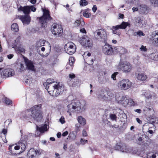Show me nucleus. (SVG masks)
Segmentation results:
<instances>
[{"label":"nucleus","instance_id":"obj_20","mask_svg":"<svg viewBox=\"0 0 158 158\" xmlns=\"http://www.w3.org/2000/svg\"><path fill=\"white\" fill-rule=\"evenodd\" d=\"M23 24L28 25L31 21V17L28 15L21 16L19 18Z\"/></svg>","mask_w":158,"mask_h":158},{"label":"nucleus","instance_id":"obj_43","mask_svg":"<svg viewBox=\"0 0 158 158\" xmlns=\"http://www.w3.org/2000/svg\"><path fill=\"white\" fill-rule=\"evenodd\" d=\"M83 15L85 17L89 18V16L91 15V14L90 13L87 12L86 11H85L83 12Z\"/></svg>","mask_w":158,"mask_h":158},{"label":"nucleus","instance_id":"obj_35","mask_svg":"<svg viewBox=\"0 0 158 158\" xmlns=\"http://www.w3.org/2000/svg\"><path fill=\"white\" fill-rule=\"evenodd\" d=\"M75 60L73 57H70L69 58V65L72 67L73 64Z\"/></svg>","mask_w":158,"mask_h":158},{"label":"nucleus","instance_id":"obj_15","mask_svg":"<svg viewBox=\"0 0 158 158\" xmlns=\"http://www.w3.org/2000/svg\"><path fill=\"white\" fill-rule=\"evenodd\" d=\"M26 142L24 140H20L18 143L17 145L14 147L15 150H18L21 149L20 152H23L26 149Z\"/></svg>","mask_w":158,"mask_h":158},{"label":"nucleus","instance_id":"obj_62","mask_svg":"<svg viewBox=\"0 0 158 158\" xmlns=\"http://www.w3.org/2000/svg\"><path fill=\"white\" fill-rule=\"evenodd\" d=\"M63 148L64 150H66L67 149V144L66 143L64 144Z\"/></svg>","mask_w":158,"mask_h":158},{"label":"nucleus","instance_id":"obj_8","mask_svg":"<svg viewBox=\"0 0 158 158\" xmlns=\"http://www.w3.org/2000/svg\"><path fill=\"white\" fill-rule=\"evenodd\" d=\"M51 30L52 33L56 37L61 36L63 32L61 25L56 23L52 24Z\"/></svg>","mask_w":158,"mask_h":158},{"label":"nucleus","instance_id":"obj_1","mask_svg":"<svg viewBox=\"0 0 158 158\" xmlns=\"http://www.w3.org/2000/svg\"><path fill=\"white\" fill-rule=\"evenodd\" d=\"M44 85L49 94L54 97L58 96L64 90V86L53 79H48Z\"/></svg>","mask_w":158,"mask_h":158},{"label":"nucleus","instance_id":"obj_46","mask_svg":"<svg viewBox=\"0 0 158 158\" xmlns=\"http://www.w3.org/2000/svg\"><path fill=\"white\" fill-rule=\"evenodd\" d=\"M149 1L152 4L155 5L158 4V0H149Z\"/></svg>","mask_w":158,"mask_h":158},{"label":"nucleus","instance_id":"obj_47","mask_svg":"<svg viewBox=\"0 0 158 158\" xmlns=\"http://www.w3.org/2000/svg\"><path fill=\"white\" fill-rule=\"evenodd\" d=\"M29 7L30 8V11L31 10L32 11L35 12L36 10V8L33 6H29Z\"/></svg>","mask_w":158,"mask_h":158},{"label":"nucleus","instance_id":"obj_50","mask_svg":"<svg viewBox=\"0 0 158 158\" xmlns=\"http://www.w3.org/2000/svg\"><path fill=\"white\" fill-rule=\"evenodd\" d=\"M20 69L21 71H23L24 69L23 64H20Z\"/></svg>","mask_w":158,"mask_h":158},{"label":"nucleus","instance_id":"obj_2","mask_svg":"<svg viewBox=\"0 0 158 158\" xmlns=\"http://www.w3.org/2000/svg\"><path fill=\"white\" fill-rule=\"evenodd\" d=\"M86 102L84 100L81 102L76 100L73 101L67 106L68 109L67 112L70 116L71 115V112L81 113L86 110Z\"/></svg>","mask_w":158,"mask_h":158},{"label":"nucleus","instance_id":"obj_59","mask_svg":"<svg viewBox=\"0 0 158 158\" xmlns=\"http://www.w3.org/2000/svg\"><path fill=\"white\" fill-rule=\"evenodd\" d=\"M124 17L123 14H119V19H123Z\"/></svg>","mask_w":158,"mask_h":158},{"label":"nucleus","instance_id":"obj_52","mask_svg":"<svg viewBox=\"0 0 158 158\" xmlns=\"http://www.w3.org/2000/svg\"><path fill=\"white\" fill-rule=\"evenodd\" d=\"M13 56L14 55L13 54H10L7 56L8 58L9 59H10L12 58Z\"/></svg>","mask_w":158,"mask_h":158},{"label":"nucleus","instance_id":"obj_23","mask_svg":"<svg viewBox=\"0 0 158 158\" xmlns=\"http://www.w3.org/2000/svg\"><path fill=\"white\" fill-rule=\"evenodd\" d=\"M24 61L27 67L29 69L32 70H34V66L32 61L26 58L24 59Z\"/></svg>","mask_w":158,"mask_h":158},{"label":"nucleus","instance_id":"obj_29","mask_svg":"<svg viewBox=\"0 0 158 158\" xmlns=\"http://www.w3.org/2000/svg\"><path fill=\"white\" fill-rule=\"evenodd\" d=\"M98 97L99 99H103L105 100H106L108 98L104 94L103 91H101L99 92L98 95Z\"/></svg>","mask_w":158,"mask_h":158},{"label":"nucleus","instance_id":"obj_27","mask_svg":"<svg viewBox=\"0 0 158 158\" xmlns=\"http://www.w3.org/2000/svg\"><path fill=\"white\" fill-rule=\"evenodd\" d=\"M78 122L81 125L84 126L86 123L85 119L81 116H79L77 118Z\"/></svg>","mask_w":158,"mask_h":158},{"label":"nucleus","instance_id":"obj_24","mask_svg":"<svg viewBox=\"0 0 158 158\" xmlns=\"http://www.w3.org/2000/svg\"><path fill=\"white\" fill-rule=\"evenodd\" d=\"M45 43L49 45L50 48H51V46L49 43L48 42H46V40L42 39L36 42V47L37 48H40L42 46H44Z\"/></svg>","mask_w":158,"mask_h":158},{"label":"nucleus","instance_id":"obj_60","mask_svg":"<svg viewBox=\"0 0 158 158\" xmlns=\"http://www.w3.org/2000/svg\"><path fill=\"white\" fill-rule=\"evenodd\" d=\"M136 120L137 121V122L139 124H141L142 123V121L138 118H136Z\"/></svg>","mask_w":158,"mask_h":158},{"label":"nucleus","instance_id":"obj_7","mask_svg":"<svg viewBox=\"0 0 158 158\" xmlns=\"http://www.w3.org/2000/svg\"><path fill=\"white\" fill-rule=\"evenodd\" d=\"M80 43L82 46L88 48H91L93 44L92 40L86 35H84L81 38Z\"/></svg>","mask_w":158,"mask_h":158},{"label":"nucleus","instance_id":"obj_34","mask_svg":"<svg viewBox=\"0 0 158 158\" xmlns=\"http://www.w3.org/2000/svg\"><path fill=\"white\" fill-rule=\"evenodd\" d=\"M156 155L153 152H150L147 155V158H155Z\"/></svg>","mask_w":158,"mask_h":158},{"label":"nucleus","instance_id":"obj_64","mask_svg":"<svg viewBox=\"0 0 158 158\" xmlns=\"http://www.w3.org/2000/svg\"><path fill=\"white\" fill-rule=\"evenodd\" d=\"M132 10H133V12H134L135 11H137L138 8H136V7H134L132 8Z\"/></svg>","mask_w":158,"mask_h":158},{"label":"nucleus","instance_id":"obj_30","mask_svg":"<svg viewBox=\"0 0 158 158\" xmlns=\"http://www.w3.org/2000/svg\"><path fill=\"white\" fill-rule=\"evenodd\" d=\"M11 27L12 30L14 31L17 32L19 31V27L18 24L16 23L12 24L11 25Z\"/></svg>","mask_w":158,"mask_h":158},{"label":"nucleus","instance_id":"obj_21","mask_svg":"<svg viewBox=\"0 0 158 158\" xmlns=\"http://www.w3.org/2000/svg\"><path fill=\"white\" fill-rule=\"evenodd\" d=\"M136 78L138 80L143 81L147 78V76L144 73L141 72H138L135 73Z\"/></svg>","mask_w":158,"mask_h":158},{"label":"nucleus","instance_id":"obj_63","mask_svg":"<svg viewBox=\"0 0 158 158\" xmlns=\"http://www.w3.org/2000/svg\"><path fill=\"white\" fill-rule=\"evenodd\" d=\"M61 133L60 132H58L57 134V137L58 138H60L61 136Z\"/></svg>","mask_w":158,"mask_h":158},{"label":"nucleus","instance_id":"obj_54","mask_svg":"<svg viewBox=\"0 0 158 158\" xmlns=\"http://www.w3.org/2000/svg\"><path fill=\"white\" fill-rule=\"evenodd\" d=\"M80 21L79 20H76V21H75V24H77V26H78L80 23Z\"/></svg>","mask_w":158,"mask_h":158},{"label":"nucleus","instance_id":"obj_26","mask_svg":"<svg viewBox=\"0 0 158 158\" xmlns=\"http://www.w3.org/2000/svg\"><path fill=\"white\" fill-rule=\"evenodd\" d=\"M7 132V130L6 129H3L2 130V133L0 134L1 137L2 138V140L3 142L6 143L7 142V141L6 139V135Z\"/></svg>","mask_w":158,"mask_h":158},{"label":"nucleus","instance_id":"obj_6","mask_svg":"<svg viewBox=\"0 0 158 158\" xmlns=\"http://www.w3.org/2000/svg\"><path fill=\"white\" fill-rule=\"evenodd\" d=\"M43 12V15L40 18V22L41 23L42 27H45L47 23L52 18L49 15V11L46 9H42Z\"/></svg>","mask_w":158,"mask_h":158},{"label":"nucleus","instance_id":"obj_39","mask_svg":"<svg viewBox=\"0 0 158 158\" xmlns=\"http://www.w3.org/2000/svg\"><path fill=\"white\" fill-rule=\"evenodd\" d=\"M128 100L129 102L128 105L130 106H134L135 105V103L132 99L129 98L128 99Z\"/></svg>","mask_w":158,"mask_h":158},{"label":"nucleus","instance_id":"obj_53","mask_svg":"<svg viewBox=\"0 0 158 158\" xmlns=\"http://www.w3.org/2000/svg\"><path fill=\"white\" fill-rule=\"evenodd\" d=\"M97 10V7L96 5H94L92 8V10L94 12H95Z\"/></svg>","mask_w":158,"mask_h":158},{"label":"nucleus","instance_id":"obj_13","mask_svg":"<svg viewBox=\"0 0 158 158\" xmlns=\"http://www.w3.org/2000/svg\"><path fill=\"white\" fill-rule=\"evenodd\" d=\"M114 49L109 44H106L102 47V52L106 55L111 56L114 54Z\"/></svg>","mask_w":158,"mask_h":158},{"label":"nucleus","instance_id":"obj_55","mask_svg":"<svg viewBox=\"0 0 158 158\" xmlns=\"http://www.w3.org/2000/svg\"><path fill=\"white\" fill-rule=\"evenodd\" d=\"M69 78L73 79L75 77V75L73 74H70L69 75Z\"/></svg>","mask_w":158,"mask_h":158},{"label":"nucleus","instance_id":"obj_48","mask_svg":"<svg viewBox=\"0 0 158 158\" xmlns=\"http://www.w3.org/2000/svg\"><path fill=\"white\" fill-rule=\"evenodd\" d=\"M118 74V72H115L112 74L111 75V77L114 80H115L116 79V75Z\"/></svg>","mask_w":158,"mask_h":158},{"label":"nucleus","instance_id":"obj_61","mask_svg":"<svg viewBox=\"0 0 158 158\" xmlns=\"http://www.w3.org/2000/svg\"><path fill=\"white\" fill-rule=\"evenodd\" d=\"M36 0H31L30 2L32 4H34L36 2Z\"/></svg>","mask_w":158,"mask_h":158},{"label":"nucleus","instance_id":"obj_45","mask_svg":"<svg viewBox=\"0 0 158 158\" xmlns=\"http://www.w3.org/2000/svg\"><path fill=\"white\" fill-rule=\"evenodd\" d=\"M17 49L19 51V52L22 53L24 52H25V50L24 48L20 47L18 48Z\"/></svg>","mask_w":158,"mask_h":158},{"label":"nucleus","instance_id":"obj_28","mask_svg":"<svg viewBox=\"0 0 158 158\" xmlns=\"http://www.w3.org/2000/svg\"><path fill=\"white\" fill-rule=\"evenodd\" d=\"M47 125L45 124L43 126L39 127L37 125L36 126L37 131H39L40 132L43 133L44 131H47Z\"/></svg>","mask_w":158,"mask_h":158},{"label":"nucleus","instance_id":"obj_38","mask_svg":"<svg viewBox=\"0 0 158 158\" xmlns=\"http://www.w3.org/2000/svg\"><path fill=\"white\" fill-rule=\"evenodd\" d=\"M4 101H5L6 104L7 105H10L12 103V101L6 98H5Z\"/></svg>","mask_w":158,"mask_h":158},{"label":"nucleus","instance_id":"obj_36","mask_svg":"<svg viewBox=\"0 0 158 158\" xmlns=\"http://www.w3.org/2000/svg\"><path fill=\"white\" fill-rule=\"evenodd\" d=\"M152 43L155 46L158 47V38L153 39L152 40Z\"/></svg>","mask_w":158,"mask_h":158},{"label":"nucleus","instance_id":"obj_32","mask_svg":"<svg viewBox=\"0 0 158 158\" xmlns=\"http://www.w3.org/2000/svg\"><path fill=\"white\" fill-rule=\"evenodd\" d=\"M151 37L152 40L158 38V31H156L153 32L151 35Z\"/></svg>","mask_w":158,"mask_h":158},{"label":"nucleus","instance_id":"obj_56","mask_svg":"<svg viewBox=\"0 0 158 158\" xmlns=\"http://www.w3.org/2000/svg\"><path fill=\"white\" fill-rule=\"evenodd\" d=\"M68 134V131H65L62 134V135L63 136H66V135H67Z\"/></svg>","mask_w":158,"mask_h":158},{"label":"nucleus","instance_id":"obj_3","mask_svg":"<svg viewBox=\"0 0 158 158\" xmlns=\"http://www.w3.org/2000/svg\"><path fill=\"white\" fill-rule=\"evenodd\" d=\"M41 107V105H35L29 110H26V113L27 115L31 113V115L32 118L37 121H39L42 118L41 111L40 110Z\"/></svg>","mask_w":158,"mask_h":158},{"label":"nucleus","instance_id":"obj_31","mask_svg":"<svg viewBox=\"0 0 158 158\" xmlns=\"http://www.w3.org/2000/svg\"><path fill=\"white\" fill-rule=\"evenodd\" d=\"M143 111H147L149 112V113L150 115L153 114L154 113V110L152 108H149L147 107H145L143 109Z\"/></svg>","mask_w":158,"mask_h":158},{"label":"nucleus","instance_id":"obj_42","mask_svg":"<svg viewBox=\"0 0 158 158\" xmlns=\"http://www.w3.org/2000/svg\"><path fill=\"white\" fill-rule=\"evenodd\" d=\"M136 34L138 35L139 36H144L145 35V34L141 31H139L137 32Z\"/></svg>","mask_w":158,"mask_h":158},{"label":"nucleus","instance_id":"obj_41","mask_svg":"<svg viewBox=\"0 0 158 158\" xmlns=\"http://www.w3.org/2000/svg\"><path fill=\"white\" fill-rule=\"evenodd\" d=\"M110 118L112 120H114L116 119L117 116L114 114H111L110 115Z\"/></svg>","mask_w":158,"mask_h":158},{"label":"nucleus","instance_id":"obj_22","mask_svg":"<svg viewBox=\"0 0 158 158\" xmlns=\"http://www.w3.org/2000/svg\"><path fill=\"white\" fill-rule=\"evenodd\" d=\"M114 49L115 52L121 55L127 52L126 49L120 46L114 47Z\"/></svg>","mask_w":158,"mask_h":158},{"label":"nucleus","instance_id":"obj_51","mask_svg":"<svg viewBox=\"0 0 158 158\" xmlns=\"http://www.w3.org/2000/svg\"><path fill=\"white\" fill-rule=\"evenodd\" d=\"M82 135L85 137H86L87 135L86 132L84 130H83L82 131Z\"/></svg>","mask_w":158,"mask_h":158},{"label":"nucleus","instance_id":"obj_49","mask_svg":"<svg viewBox=\"0 0 158 158\" xmlns=\"http://www.w3.org/2000/svg\"><path fill=\"white\" fill-rule=\"evenodd\" d=\"M141 51L144 52H146L147 51V49L146 48V47H144L142 45L140 48Z\"/></svg>","mask_w":158,"mask_h":158},{"label":"nucleus","instance_id":"obj_25","mask_svg":"<svg viewBox=\"0 0 158 158\" xmlns=\"http://www.w3.org/2000/svg\"><path fill=\"white\" fill-rule=\"evenodd\" d=\"M18 10L19 11H23L25 14H29L30 12L29 6H26L24 7L20 6L18 9Z\"/></svg>","mask_w":158,"mask_h":158},{"label":"nucleus","instance_id":"obj_57","mask_svg":"<svg viewBox=\"0 0 158 158\" xmlns=\"http://www.w3.org/2000/svg\"><path fill=\"white\" fill-rule=\"evenodd\" d=\"M80 31L82 33H86V30L85 28H83L80 30Z\"/></svg>","mask_w":158,"mask_h":158},{"label":"nucleus","instance_id":"obj_44","mask_svg":"<svg viewBox=\"0 0 158 158\" xmlns=\"http://www.w3.org/2000/svg\"><path fill=\"white\" fill-rule=\"evenodd\" d=\"M60 122L62 124H63L65 123V119L64 117L61 116L59 119Z\"/></svg>","mask_w":158,"mask_h":158},{"label":"nucleus","instance_id":"obj_12","mask_svg":"<svg viewBox=\"0 0 158 158\" xmlns=\"http://www.w3.org/2000/svg\"><path fill=\"white\" fill-rule=\"evenodd\" d=\"M15 74V71L11 69H3L2 68L1 72V76L3 78L11 77L14 76Z\"/></svg>","mask_w":158,"mask_h":158},{"label":"nucleus","instance_id":"obj_9","mask_svg":"<svg viewBox=\"0 0 158 158\" xmlns=\"http://www.w3.org/2000/svg\"><path fill=\"white\" fill-rule=\"evenodd\" d=\"M131 64L128 62L120 61L117 67L119 70L122 69L124 72H130L131 70Z\"/></svg>","mask_w":158,"mask_h":158},{"label":"nucleus","instance_id":"obj_18","mask_svg":"<svg viewBox=\"0 0 158 158\" xmlns=\"http://www.w3.org/2000/svg\"><path fill=\"white\" fill-rule=\"evenodd\" d=\"M41 153L40 150H36L34 148H31L30 149L27 153V155L29 157L33 158L35 157L36 155H40Z\"/></svg>","mask_w":158,"mask_h":158},{"label":"nucleus","instance_id":"obj_4","mask_svg":"<svg viewBox=\"0 0 158 158\" xmlns=\"http://www.w3.org/2000/svg\"><path fill=\"white\" fill-rule=\"evenodd\" d=\"M94 34L95 39L99 41L103 42L107 40V34L104 29H101L96 30L94 32Z\"/></svg>","mask_w":158,"mask_h":158},{"label":"nucleus","instance_id":"obj_19","mask_svg":"<svg viewBox=\"0 0 158 158\" xmlns=\"http://www.w3.org/2000/svg\"><path fill=\"white\" fill-rule=\"evenodd\" d=\"M91 55L90 53L87 52H85L83 55V57L85 58L89 64H93L94 60L93 58H90ZM91 57H93L91 56Z\"/></svg>","mask_w":158,"mask_h":158},{"label":"nucleus","instance_id":"obj_40","mask_svg":"<svg viewBox=\"0 0 158 158\" xmlns=\"http://www.w3.org/2000/svg\"><path fill=\"white\" fill-rule=\"evenodd\" d=\"M87 140L81 138L80 141V143L82 145H84L85 144L87 143Z\"/></svg>","mask_w":158,"mask_h":158},{"label":"nucleus","instance_id":"obj_14","mask_svg":"<svg viewBox=\"0 0 158 158\" xmlns=\"http://www.w3.org/2000/svg\"><path fill=\"white\" fill-rule=\"evenodd\" d=\"M134 23L136 27H145L146 25V23L145 21L141 19L139 17L135 18Z\"/></svg>","mask_w":158,"mask_h":158},{"label":"nucleus","instance_id":"obj_16","mask_svg":"<svg viewBox=\"0 0 158 158\" xmlns=\"http://www.w3.org/2000/svg\"><path fill=\"white\" fill-rule=\"evenodd\" d=\"M116 99L118 103L121 104L124 106H127L128 104V99L127 98L125 97L122 96L118 97L117 96H116Z\"/></svg>","mask_w":158,"mask_h":158},{"label":"nucleus","instance_id":"obj_5","mask_svg":"<svg viewBox=\"0 0 158 158\" xmlns=\"http://www.w3.org/2000/svg\"><path fill=\"white\" fill-rule=\"evenodd\" d=\"M130 23L123 22L120 25L112 26L111 29L113 34L119 36L121 35V31L119 29H125L127 27H130Z\"/></svg>","mask_w":158,"mask_h":158},{"label":"nucleus","instance_id":"obj_17","mask_svg":"<svg viewBox=\"0 0 158 158\" xmlns=\"http://www.w3.org/2000/svg\"><path fill=\"white\" fill-rule=\"evenodd\" d=\"M115 150H118L123 152H127L130 151L129 149L124 144L122 145L117 144L114 147Z\"/></svg>","mask_w":158,"mask_h":158},{"label":"nucleus","instance_id":"obj_33","mask_svg":"<svg viewBox=\"0 0 158 158\" xmlns=\"http://www.w3.org/2000/svg\"><path fill=\"white\" fill-rule=\"evenodd\" d=\"M140 8L141 11L143 13H145L147 10V6L145 5H140Z\"/></svg>","mask_w":158,"mask_h":158},{"label":"nucleus","instance_id":"obj_37","mask_svg":"<svg viewBox=\"0 0 158 158\" xmlns=\"http://www.w3.org/2000/svg\"><path fill=\"white\" fill-rule=\"evenodd\" d=\"M80 5L82 6H85L87 4V2L85 0H81L80 1Z\"/></svg>","mask_w":158,"mask_h":158},{"label":"nucleus","instance_id":"obj_11","mask_svg":"<svg viewBox=\"0 0 158 158\" xmlns=\"http://www.w3.org/2000/svg\"><path fill=\"white\" fill-rule=\"evenodd\" d=\"M132 85L131 82L128 79H123L118 83V86L122 90H126L130 88Z\"/></svg>","mask_w":158,"mask_h":158},{"label":"nucleus","instance_id":"obj_10","mask_svg":"<svg viewBox=\"0 0 158 158\" xmlns=\"http://www.w3.org/2000/svg\"><path fill=\"white\" fill-rule=\"evenodd\" d=\"M64 49L67 53L72 55L76 51V47L73 42H69L65 45Z\"/></svg>","mask_w":158,"mask_h":158},{"label":"nucleus","instance_id":"obj_58","mask_svg":"<svg viewBox=\"0 0 158 158\" xmlns=\"http://www.w3.org/2000/svg\"><path fill=\"white\" fill-rule=\"evenodd\" d=\"M135 112L138 113H140L141 112V110L140 109H137L135 110Z\"/></svg>","mask_w":158,"mask_h":158}]
</instances>
